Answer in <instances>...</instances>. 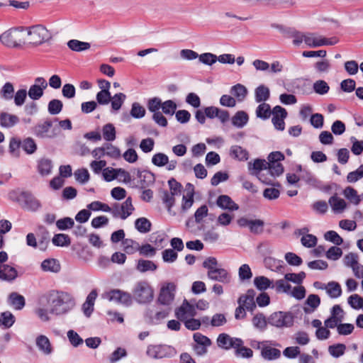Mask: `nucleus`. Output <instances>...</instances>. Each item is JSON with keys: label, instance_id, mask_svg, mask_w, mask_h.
Instances as JSON below:
<instances>
[{"label": "nucleus", "instance_id": "obj_32", "mask_svg": "<svg viewBox=\"0 0 363 363\" xmlns=\"http://www.w3.org/2000/svg\"><path fill=\"white\" fill-rule=\"evenodd\" d=\"M254 285L259 291H265L272 288L274 282L264 276H258L254 279Z\"/></svg>", "mask_w": 363, "mask_h": 363}, {"label": "nucleus", "instance_id": "obj_38", "mask_svg": "<svg viewBox=\"0 0 363 363\" xmlns=\"http://www.w3.org/2000/svg\"><path fill=\"white\" fill-rule=\"evenodd\" d=\"M343 195L351 203L355 205H358L361 201L360 196H359L357 191L351 186H347L344 189Z\"/></svg>", "mask_w": 363, "mask_h": 363}, {"label": "nucleus", "instance_id": "obj_54", "mask_svg": "<svg viewBox=\"0 0 363 363\" xmlns=\"http://www.w3.org/2000/svg\"><path fill=\"white\" fill-rule=\"evenodd\" d=\"M199 61L206 65L211 66L216 62L217 56L211 52H205L199 55Z\"/></svg>", "mask_w": 363, "mask_h": 363}, {"label": "nucleus", "instance_id": "obj_59", "mask_svg": "<svg viewBox=\"0 0 363 363\" xmlns=\"http://www.w3.org/2000/svg\"><path fill=\"white\" fill-rule=\"evenodd\" d=\"M343 262L346 267L352 269L359 262V256L354 252H350L345 255Z\"/></svg>", "mask_w": 363, "mask_h": 363}, {"label": "nucleus", "instance_id": "obj_56", "mask_svg": "<svg viewBox=\"0 0 363 363\" xmlns=\"http://www.w3.org/2000/svg\"><path fill=\"white\" fill-rule=\"evenodd\" d=\"M62 102L59 99H52L48 103V112L52 115H57L62 109Z\"/></svg>", "mask_w": 363, "mask_h": 363}, {"label": "nucleus", "instance_id": "obj_49", "mask_svg": "<svg viewBox=\"0 0 363 363\" xmlns=\"http://www.w3.org/2000/svg\"><path fill=\"white\" fill-rule=\"evenodd\" d=\"M122 244L123 250L128 254H133L140 249L139 244L131 239L123 240Z\"/></svg>", "mask_w": 363, "mask_h": 363}, {"label": "nucleus", "instance_id": "obj_18", "mask_svg": "<svg viewBox=\"0 0 363 363\" xmlns=\"http://www.w3.org/2000/svg\"><path fill=\"white\" fill-rule=\"evenodd\" d=\"M217 343L218 347L228 350L231 347H239L242 345V340L239 338L230 337L228 335L222 333L219 335L217 339Z\"/></svg>", "mask_w": 363, "mask_h": 363}, {"label": "nucleus", "instance_id": "obj_58", "mask_svg": "<svg viewBox=\"0 0 363 363\" xmlns=\"http://www.w3.org/2000/svg\"><path fill=\"white\" fill-rule=\"evenodd\" d=\"M27 95L28 92L26 89H18L13 96L15 105L16 106H23L26 101Z\"/></svg>", "mask_w": 363, "mask_h": 363}, {"label": "nucleus", "instance_id": "obj_63", "mask_svg": "<svg viewBox=\"0 0 363 363\" xmlns=\"http://www.w3.org/2000/svg\"><path fill=\"white\" fill-rule=\"evenodd\" d=\"M350 141L352 143L351 151L355 155H359L363 152V140H358L355 137L350 138Z\"/></svg>", "mask_w": 363, "mask_h": 363}, {"label": "nucleus", "instance_id": "obj_33", "mask_svg": "<svg viewBox=\"0 0 363 363\" xmlns=\"http://www.w3.org/2000/svg\"><path fill=\"white\" fill-rule=\"evenodd\" d=\"M248 115L243 111H238L232 118V123L237 128L244 127L248 121Z\"/></svg>", "mask_w": 363, "mask_h": 363}, {"label": "nucleus", "instance_id": "obj_40", "mask_svg": "<svg viewBox=\"0 0 363 363\" xmlns=\"http://www.w3.org/2000/svg\"><path fill=\"white\" fill-rule=\"evenodd\" d=\"M325 289L331 298H337L342 293L341 286L337 282L330 281L325 286Z\"/></svg>", "mask_w": 363, "mask_h": 363}, {"label": "nucleus", "instance_id": "obj_57", "mask_svg": "<svg viewBox=\"0 0 363 363\" xmlns=\"http://www.w3.org/2000/svg\"><path fill=\"white\" fill-rule=\"evenodd\" d=\"M67 338L70 344L77 347L83 343V339L79 335V334L73 330H69L67 333Z\"/></svg>", "mask_w": 363, "mask_h": 363}, {"label": "nucleus", "instance_id": "obj_39", "mask_svg": "<svg viewBox=\"0 0 363 363\" xmlns=\"http://www.w3.org/2000/svg\"><path fill=\"white\" fill-rule=\"evenodd\" d=\"M267 174H269L272 179L273 177L281 175L284 172V167L280 162L267 163Z\"/></svg>", "mask_w": 363, "mask_h": 363}, {"label": "nucleus", "instance_id": "obj_64", "mask_svg": "<svg viewBox=\"0 0 363 363\" xmlns=\"http://www.w3.org/2000/svg\"><path fill=\"white\" fill-rule=\"evenodd\" d=\"M348 303L354 309H360L363 308V298L358 294L351 295L348 298Z\"/></svg>", "mask_w": 363, "mask_h": 363}, {"label": "nucleus", "instance_id": "obj_60", "mask_svg": "<svg viewBox=\"0 0 363 363\" xmlns=\"http://www.w3.org/2000/svg\"><path fill=\"white\" fill-rule=\"evenodd\" d=\"M52 243L56 246H68L70 244V238L65 234H57L52 238Z\"/></svg>", "mask_w": 363, "mask_h": 363}, {"label": "nucleus", "instance_id": "obj_4", "mask_svg": "<svg viewBox=\"0 0 363 363\" xmlns=\"http://www.w3.org/2000/svg\"><path fill=\"white\" fill-rule=\"evenodd\" d=\"M133 296L138 303L146 304L152 301L154 291L148 282L141 281L135 285L133 289Z\"/></svg>", "mask_w": 363, "mask_h": 363}, {"label": "nucleus", "instance_id": "obj_3", "mask_svg": "<svg viewBox=\"0 0 363 363\" xmlns=\"http://www.w3.org/2000/svg\"><path fill=\"white\" fill-rule=\"evenodd\" d=\"M1 43L9 48H18L26 45L25 28H13L4 32L0 35Z\"/></svg>", "mask_w": 363, "mask_h": 363}, {"label": "nucleus", "instance_id": "obj_12", "mask_svg": "<svg viewBox=\"0 0 363 363\" xmlns=\"http://www.w3.org/2000/svg\"><path fill=\"white\" fill-rule=\"evenodd\" d=\"M18 201L23 208L29 211H37L41 208L40 201L28 192L21 193Z\"/></svg>", "mask_w": 363, "mask_h": 363}, {"label": "nucleus", "instance_id": "obj_55", "mask_svg": "<svg viewBox=\"0 0 363 363\" xmlns=\"http://www.w3.org/2000/svg\"><path fill=\"white\" fill-rule=\"evenodd\" d=\"M86 207L89 211H102L104 212H111V208L109 207L108 205L98 201L90 203Z\"/></svg>", "mask_w": 363, "mask_h": 363}, {"label": "nucleus", "instance_id": "obj_45", "mask_svg": "<svg viewBox=\"0 0 363 363\" xmlns=\"http://www.w3.org/2000/svg\"><path fill=\"white\" fill-rule=\"evenodd\" d=\"M272 113L270 106L264 102L258 106L256 110V116L262 119L268 118Z\"/></svg>", "mask_w": 363, "mask_h": 363}, {"label": "nucleus", "instance_id": "obj_25", "mask_svg": "<svg viewBox=\"0 0 363 363\" xmlns=\"http://www.w3.org/2000/svg\"><path fill=\"white\" fill-rule=\"evenodd\" d=\"M328 203L332 210L335 213H342L346 209L347 206L345 201L337 195H333L331 196L329 199Z\"/></svg>", "mask_w": 363, "mask_h": 363}, {"label": "nucleus", "instance_id": "obj_22", "mask_svg": "<svg viewBox=\"0 0 363 363\" xmlns=\"http://www.w3.org/2000/svg\"><path fill=\"white\" fill-rule=\"evenodd\" d=\"M18 277L17 270L12 266L6 264H0V280L12 281Z\"/></svg>", "mask_w": 363, "mask_h": 363}, {"label": "nucleus", "instance_id": "obj_1", "mask_svg": "<svg viewBox=\"0 0 363 363\" xmlns=\"http://www.w3.org/2000/svg\"><path fill=\"white\" fill-rule=\"evenodd\" d=\"M51 307V312L56 315L68 313L75 306V299L72 294L62 290H50L40 298V303Z\"/></svg>", "mask_w": 363, "mask_h": 363}, {"label": "nucleus", "instance_id": "obj_19", "mask_svg": "<svg viewBox=\"0 0 363 363\" xmlns=\"http://www.w3.org/2000/svg\"><path fill=\"white\" fill-rule=\"evenodd\" d=\"M268 342H258V348L261 350L262 357L267 360H274L281 356L279 350L267 345Z\"/></svg>", "mask_w": 363, "mask_h": 363}, {"label": "nucleus", "instance_id": "obj_24", "mask_svg": "<svg viewBox=\"0 0 363 363\" xmlns=\"http://www.w3.org/2000/svg\"><path fill=\"white\" fill-rule=\"evenodd\" d=\"M216 204L222 209L229 211H237L239 208L238 205L227 195L219 196L217 199Z\"/></svg>", "mask_w": 363, "mask_h": 363}, {"label": "nucleus", "instance_id": "obj_17", "mask_svg": "<svg viewBox=\"0 0 363 363\" xmlns=\"http://www.w3.org/2000/svg\"><path fill=\"white\" fill-rule=\"evenodd\" d=\"M35 345L38 351L45 356H50L54 347L49 338L45 335H40L35 338Z\"/></svg>", "mask_w": 363, "mask_h": 363}, {"label": "nucleus", "instance_id": "obj_35", "mask_svg": "<svg viewBox=\"0 0 363 363\" xmlns=\"http://www.w3.org/2000/svg\"><path fill=\"white\" fill-rule=\"evenodd\" d=\"M230 155L238 160H247L249 157L248 152L239 145H233L230 147Z\"/></svg>", "mask_w": 363, "mask_h": 363}, {"label": "nucleus", "instance_id": "obj_13", "mask_svg": "<svg viewBox=\"0 0 363 363\" xmlns=\"http://www.w3.org/2000/svg\"><path fill=\"white\" fill-rule=\"evenodd\" d=\"M52 123L51 121H45L43 123H38L33 128V134L40 138H52L57 134L53 130H51Z\"/></svg>", "mask_w": 363, "mask_h": 363}, {"label": "nucleus", "instance_id": "obj_53", "mask_svg": "<svg viewBox=\"0 0 363 363\" xmlns=\"http://www.w3.org/2000/svg\"><path fill=\"white\" fill-rule=\"evenodd\" d=\"M21 147L27 154L30 155L35 152L37 145L33 138H27L21 143Z\"/></svg>", "mask_w": 363, "mask_h": 363}, {"label": "nucleus", "instance_id": "obj_2", "mask_svg": "<svg viewBox=\"0 0 363 363\" xmlns=\"http://www.w3.org/2000/svg\"><path fill=\"white\" fill-rule=\"evenodd\" d=\"M26 45L38 46L51 38L50 31L42 25H35L25 28Z\"/></svg>", "mask_w": 363, "mask_h": 363}, {"label": "nucleus", "instance_id": "obj_9", "mask_svg": "<svg viewBox=\"0 0 363 363\" xmlns=\"http://www.w3.org/2000/svg\"><path fill=\"white\" fill-rule=\"evenodd\" d=\"M337 43L336 38L328 39L314 33H306L305 43L310 48H318L323 45H333Z\"/></svg>", "mask_w": 363, "mask_h": 363}, {"label": "nucleus", "instance_id": "obj_47", "mask_svg": "<svg viewBox=\"0 0 363 363\" xmlns=\"http://www.w3.org/2000/svg\"><path fill=\"white\" fill-rule=\"evenodd\" d=\"M13 94L14 87L11 82L5 83L0 91L1 96L6 101H9L12 99Z\"/></svg>", "mask_w": 363, "mask_h": 363}, {"label": "nucleus", "instance_id": "obj_43", "mask_svg": "<svg viewBox=\"0 0 363 363\" xmlns=\"http://www.w3.org/2000/svg\"><path fill=\"white\" fill-rule=\"evenodd\" d=\"M126 99L125 94L123 93L116 94L111 99V108L114 111H118L121 109L123 104Z\"/></svg>", "mask_w": 363, "mask_h": 363}, {"label": "nucleus", "instance_id": "obj_28", "mask_svg": "<svg viewBox=\"0 0 363 363\" xmlns=\"http://www.w3.org/2000/svg\"><path fill=\"white\" fill-rule=\"evenodd\" d=\"M270 96L269 89L265 85H259L255 90V99L257 103L267 101Z\"/></svg>", "mask_w": 363, "mask_h": 363}, {"label": "nucleus", "instance_id": "obj_21", "mask_svg": "<svg viewBox=\"0 0 363 363\" xmlns=\"http://www.w3.org/2000/svg\"><path fill=\"white\" fill-rule=\"evenodd\" d=\"M255 291L250 289L244 295H242L238 299V304L242 306L248 311H253L256 308L255 301Z\"/></svg>", "mask_w": 363, "mask_h": 363}, {"label": "nucleus", "instance_id": "obj_41", "mask_svg": "<svg viewBox=\"0 0 363 363\" xmlns=\"http://www.w3.org/2000/svg\"><path fill=\"white\" fill-rule=\"evenodd\" d=\"M9 303L16 310L22 309L25 306V298L23 296L16 293H12L9 296Z\"/></svg>", "mask_w": 363, "mask_h": 363}, {"label": "nucleus", "instance_id": "obj_30", "mask_svg": "<svg viewBox=\"0 0 363 363\" xmlns=\"http://www.w3.org/2000/svg\"><path fill=\"white\" fill-rule=\"evenodd\" d=\"M138 184L140 188L145 189L154 182V175L147 171L138 172Z\"/></svg>", "mask_w": 363, "mask_h": 363}, {"label": "nucleus", "instance_id": "obj_44", "mask_svg": "<svg viewBox=\"0 0 363 363\" xmlns=\"http://www.w3.org/2000/svg\"><path fill=\"white\" fill-rule=\"evenodd\" d=\"M135 227L140 233H146L151 229V223L145 218H140L135 220Z\"/></svg>", "mask_w": 363, "mask_h": 363}, {"label": "nucleus", "instance_id": "obj_14", "mask_svg": "<svg viewBox=\"0 0 363 363\" xmlns=\"http://www.w3.org/2000/svg\"><path fill=\"white\" fill-rule=\"evenodd\" d=\"M196 315L195 306L184 300L181 306L177 308L175 311L176 317L181 321L189 318H193Z\"/></svg>", "mask_w": 363, "mask_h": 363}, {"label": "nucleus", "instance_id": "obj_10", "mask_svg": "<svg viewBox=\"0 0 363 363\" xmlns=\"http://www.w3.org/2000/svg\"><path fill=\"white\" fill-rule=\"evenodd\" d=\"M48 87V82L45 78L38 77L35 79L28 92V96L32 101L39 100L44 94V91Z\"/></svg>", "mask_w": 363, "mask_h": 363}, {"label": "nucleus", "instance_id": "obj_34", "mask_svg": "<svg viewBox=\"0 0 363 363\" xmlns=\"http://www.w3.org/2000/svg\"><path fill=\"white\" fill-rule=\"evenodd\" d=\"M165 347L162 345H150L147 349V354L154 359H160L165 356Z\"/></svg>", "mask_w": 363, "mask_h": 363}, {"label": "nucleus", "instance_id": "obj_52", "mask_svg": "<svg viewBox=\"0 0 363 363\" xmlns=\"http://www.w3.org/2000/svg\"><path fill=\"white\" fill-rule=\"evenodd\" d=\"M346 350V346L344 344L338 343L329 346L328 352L331 356L337 358L343 355Z\"/></svg>", "mask_w": 363, "mask_h": 363}, {"label": "nucleus", "instance_id": "obj_42", "mask_svg": "<svg viewBox=\"0 0 363 363\" xmlns=\"http://www.w3.org/2000/svg\"><path fill=\"white\" fill-rule=\"evenodd\" d=\"M67 45L69 48L76 52H81L90 48V44L89 43L79 41L78 40H70L67 43Z\"/></svg>", "mask_w": 363, "mask_h": 363}, {"label": "nucleus", "instance_id": "obj_5", "mask_svg": "<svg viewBox=\"0 0 363 363\" xmlns=\"http://www.w3.org/2000/svg\"><path fill=\"white\" fill-rule=\"evenodd\" d=\"M268 323L279 329L291 328L294 323V315L291 312L277 311L268 317Z\"/></svg>", "mask_w": 363, "mask_h": 363}, {"label": "nucleus", "instance_id": "obj_11", "mask_svg": "<svg viewBox=\"0 0 363 363\" xmlns=\"http://www.w3.org/2000/svg\"><path fill=\"white\" fill-rule=\"evenodd\" d=\"M134 209L132 199L130 197H128L121 206L117 203L115 204L113 208H111V212L114 218L120 217L121 219L125 220L133 213Z\"/></svg>", "mask_w": 363, "mask_h": 363}, {"label": "nucleus", "instance_id": "obj_46", "mask_svg": "<svg viewBox=\"0 0 363 363\" xmlns=\"http://www.w3.org/2000/svg\"><path fill=\"white\" fill-rule=\"evenodd\" d=\"M136 269L140 272L155 271L157 269V265L150 260L139 259Z\"/></svg>", "mask_w": 363, "mask_h": 363}, {"label": "nucleus", "instance_id": "obj_29", "mask_svg": "<svg viewBox=\"0 0 363 363\" xmlns=\"http://www.w3.org/2000/svg\"><path fill=\"white\" fill-rule=\"evenodd\" d=\"M41 269L44 272L57 273L60 270V264L55 259H47L42 262Z\"/></svg>", "mask_w": 363, "mask_h": 363}, {"label": "nucleus", "instance_id": "obj_16", "mask_svg": "<svg viewBox=\"0 0 363 363\" xmlns=\"http://www.w3.org/2000/svg\"><path fill=\"white\" fill-rule=\"evenodd\" d=\"M272 121L276 129L284 130L285 128L284 118L287 116L286 111L280 106H276L272 110Z\"/></svg>", "mask_w": 363, "mask_h": 363}, {"label": "nucleus", "instance_id": "obj_61", "mask_svg": "<svg viewBox=\"0 0 363 363\" xmlns=\"http://www.w3.org/2000/svg\"><path fill=\"white\" fill-rule=\"evenodd\" d=\"M326 240H328L336 245H340L343 242V239L334 230H329L324 235Z\"/></svg>", "mask_w": 363, "mask_h": 363}, {"label": "nucleus", "instance_id": "obj_20", "mask_svg": "<svg viewBox=\"0 0 363 363\" xmlns=\"http://www.w3.org/2000/svg\"><path fill=\"white\" fill-rule=\"evenodd\" d=\"M207 276L209 279L223 284H228L231 281L230 274L223 268H216V269L208 271Z\"/></svg>", "mask_w": 363, "mask_h": 363}, {"label": "nucleus", "instance_id": "obj_51", "mask_svg": "<svg viewBox=\"0 0 363 363\" xmlns=\"http://www.w3.org/2000/svg\"><path fill=\"white\" fill-rule=\"evenodd\" d=\"M35 313L43 322H48L50 320L51 308L48 309L44 306H39L35 309Z\"/></svg>", "mask_w": 363, "mask_h": 363}, {"label": "nucleus", "instance_id": "obj_27", "mask_svg": "<svg viewBox=\"0 0 363 363\" xmlns=\"http://www.w3.org/2000/svg\"><path fill=\"white\" fill-rule=\"evenodd\" d=\"M19 121L17 116L11 114L6 112H1L0 113V124L4 128H11L14 126Z\"/></svg>", "mask_w": 363, "mask_h": 363}, {"label": "nucleus", "instance_id": "obj_62", "mask_svg": "<svg viewBox=\"0 0 363 363\" xmlns=\"http://www.w3.org/2000/svg\"><path fill=\"white\" fill-rule=\"evenodd\" d=\"M363 178V164L360 165L355 171L347 174V181L349 183H354Z\"/></svg>", "mask_w": 363, "mask_h": 363}, {"label": "nucleus", "instance_id": "obj_26", "mask_svg": "<svg viewBox=\"0 0 363 363\" xmlns=\"http://www.w3.org/2000/svg\"><path fill=\"white\" fill-rule=\"evenodd\" d=\"M320 298L316 294H310L305 301L303 311L306 313H313L320 305Z\"/></svg>", "mask_w": 363, "mask_h": 363}, {"label": "nucleus", "instance_id": "obj_7", "mask_svg": "<svg viewBox=\"0 0 363 363\" xmlns=\"http://www.w3.org/2000/svg\"><path fill=\"white\" fill-rule=\"evenodd\" d=\"M267 162L265 160L257 159L253 162L248 163V169L250 171H254L252 174H255L257 178L264 184H269L272 183V179L265 176L262 171L267 172Z\"/></svg>", "mask_w": 363, "mask_h": 363}, {"label": "nucleus", "instance_id": "obj_31", "mask_svg": "<svg viewBox=\"0 0 363 363\" xmlns=\"http://www.w3.org/2000/svg\"><path fill=\"white\" fill-rule=\"evenodd\" d=\"M52 169V162L47 158H42L39 160L38 164V170L39 174L43 176H48L51 174Z\"/></svg>", "mask_w": 363, "mask_h": 363}, {"label": "nucleus", "instance_id": "obj_15", "mask_svg": "<svg viewBox=\"0 0 363 363\" xmlns=\"http://www.w3.org/2000/svg\"><path fill=\"white\" fill-rule=\"evenodd\" d=\"M176 286L173 283H168L164 286L158 297V301L163 305H170L174 298V291Z\"/></svg>", "mask_w": 363, "mask_h": 363}, {"label": "nucleus", "instance_id": "obj_37", "mask_svg": "<svg viewBox=\"0 0 363 363\" xmlns=\"http://www.w3.org/2000/svg\"><path fill=\"white\" fill-rule=\"evenodd\" d=\"M287 281L285 279L277 280L272 285V289H274L277 293H284L289 295L291 286Z\"/></svg>", "mask_w": 363, "mask_h": 363}, {"label": "nucleus", "instance_id": "obj_36", "mask_svg": "<svg viewBox=\"0 0 363 363\" xmlns=\"http://www.w3.org/2000/svg\"><path fill=\"white\" fill-rule=\"evenodd\" d=\"M230 92L237 98L238 101H242L247 94V89L244 85L237 84L231 87Z\"/></svg>", "mask_w": 363, "mask_h": 363}, {"label": "nucleus", "instance_id": "obj_6", "mask_svg": "<svg viewBox=\"0 0 363 363\" xmlns=\"http://www.w3.org/2000/svg\"><path fill=\"white\" fill-rule=\"evenodd\" d=\"M103 298L125 306H130L133 303L131 294L120 289L111 290L103 294Z\"/></svg>", "mask_w": 363, "mask_h": 363}, {"label": "nucleus", "instance_id": "obj_8", "mask_svg": "<svg viewBox=\"0 0 363 363\" xmlns=\"http://www.w3.org/2000/svg\"><path fill=\"white\" fill-rule=\"evenodd\" d=\"M194 343L192 348L198 356H203L207 353L208 347L211 345V340L200 333H195L193 335Z\"/></svg>", "mask_w": 363, "mask_h": 363}, {"label": "nucleus", "instance_id": "obj_48", "mask_svg": "<svg viewBox=\"0 0 363 363\" xmlns=\"http://www.w3.org/2000/svg\"><path fill=\"white\" fill-rule=\"evenodd\" d=\"M15 322V317L9 311L1 313L0 315V325H3L6 328L11 327Z\"/></svg>", "mask_w": 363, "mask_h": 363}, {"label": "nucleus", "instance_id": "obj_23", "mask_svg": "<svg viewBox=\"0 0 363 363\" xmlns=\"http://www.w3.org/2000/svg\"><path fill=\"white\" fill-rule=\"evenodd\" d=\"M252 324L255 329L259 332H264L267 330L268 323V318L262 313H257L254 315L252 318Z\"/></svg>", "mask_w": 363, "mask_h": 363}, {"label": "nucleus", "instance_id": "obj_50", "mask_svg": "<svg viewBox=\"0 0 363 363\" xmlns=\"http://www.w3.org/2000/svg\"><path fill=\"white\" fill-rule=\"evenodd\" d=\"M102 133L103 137L106 141H113L116 139V129L111 123L104 125Z\"/></svg>", "mask_w": 363, "mask_h": 363}]
</instances>
